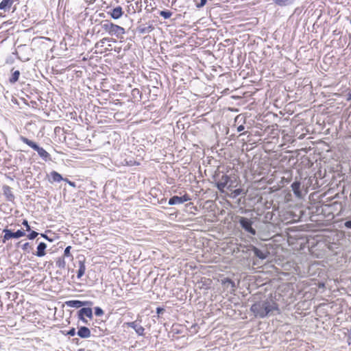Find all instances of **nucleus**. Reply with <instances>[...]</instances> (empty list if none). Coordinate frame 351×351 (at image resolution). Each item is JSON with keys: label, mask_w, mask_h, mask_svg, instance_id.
I'll return each mask as SVG.
<instances>
[{"label": "nucleus", "mask_w": 351, "mask_h": 351, "mask_svg": "<svg viewBox=\"0 0 351 351\" xmlns=\"http://www.w3.org/2000/svg\"><path fill=\"white\" fill-rule=\"evenodd\" d=\"M342 228L348 235H351V217L345 219Z\"/></svg>", "instance_id": "obj_20"}, {"label": "nucleus", "mask_w": 351, "mask_h": 351, "mask_svg": "<svg viewBox=\"0 0 351 351\" xmlns=\"http://www.w3.org/2000/svg\"><path fill=\"white\" fill-rule=\"evenodd\" d=\"M71 246H67L64 251V257H69V256H71Z\"/></svg>", "instance_id": "obj_30"}, {"label": "nucleus", "mask_w": 351, "mask_h": 351, "mask_svg": "<svg viewBox=\"0 0 351 351\" xmlns=\"http://www.w3.org/2000/svg\"><path fill=\"white\" fill-rule=\"evenodd\" d=\"M19 139L34 150L36 151L39 156L45 162L49 161L51 160L50 154L43 147L38 146L37 143L35 142L28 139L27 138L20 136Z\"/></svg>", "instance_id": "obj_4"}, {"label": "nucleus", "mask_w": 351, "mask_h": 351, "mask_svg": "<svg viewBox=\"0 0 351 351\" xmlns=\"http://www.w3.org/2000/svg\"><path fill=\"white\" fill-rule=\"evenodd\" d=\"M244 129H245V127H244L243 125H239V126L237 128V131H238V132H241V131H243Z\"/></svg>", "instance_id": "obj_39"}, {"label": "nucleus", "mask_w": 351, "mask_h": 351, "mask_svg": "<svg viewBox=\"0 0 351 351\" xmlns=\"http://www.w3.org/2000/svg\"><path fill=\"white\" fill-rule=\"evenodd\" d=\"M41 237H43V238H45V239L48 240V241H51L48 237L47 234H41Z\"/></svg>", "instance_id": "obj_40"}, {"label": "nucleus", "mask_w": 351, "mask_h": 351, "mask_svg": "<svg viewBox=\"0 0 351 351\" xmlns=\"http://www.w3.org/2000/svg\"><path fill=\"white\" fill-rule=\"evenodd\" d=\"M77 317L84 324H88V321L85 319L87 317L90 319L93 318V311L90 307H83L77 312Z\"/></svg>", "instance_id": "obj_7"}, {"label": "nucleus", "mask_w": 351, "mask_h": 351, "mask_svg": "<svg viewBox=\"0 0 351 351\" xmlns=\"http://www.w3.org/2000/svg\"><path fill=\"white\" fill-rule=\"evenodd\" d=\"M77 335L81 338H88L90 337V330L86 326H81L78 328Z\"/></svg>", "instance_id": "obj_16"}, {"label": "nucleus", "mask_w": 351, "mask_h": 351, "mask_svg": "<svg viewBox=\"0 0 351 351\" xmlns=\"http://www.w3.org/2000/svg\"><path fill=\"white\" fill-rule=\"evenodd\" d=\"M300 186H301V184L300 182H298V181L293 182L291 185V187L292 189V191H293L294 195L297 197H300V198L302 197V193L300 189Z\"/></svg>", "instance_id": "obj_15"}, {"label": "nucleus", "mask_w": 351, "mask_h": 351, "mask_svg": "<svg viewBox=\"0 0 351 351\" xmlns=\"http://www.w3.org/2000/svg\"><path fill=\"white\" fill-rule=\"evenodd\" d=\"M78 351H83V350L80 349V350H79Z\"/></svg>", "instance_id": "obj_43"}, {"label": "nucleus", "mask_w": 351, "mask_h": 351, "mask_svg": "<svg viewBox=\"0 0 351 351\" xmlns=\"http://www.w3.org/2000/svg\"><path fill=\"white\" fill-rule=\"evenodd\" d=\"M189 200H191V198L189 196V195H187V194H185L180 197L174 195L169 199L168 204L171 205V206L176 205V204H183L186 202H188Z\"/></svg>", "instance_id": "obj_9"}, {"label": "nucleus", "mask_w": 351, "mask_h": 351, "mask_svg": "<svg viewBox=\"0 0 351 351\" xmlns=\"http://www.w3.org/2000/svg\"><path fill=\"white\" fill-rule=\"evenodd\" d=\"M94 310H95V314L96 316L99 317L104 314V311L102 310L101 308H100L99 306L95 307Z\"/></svg>", "instance_id": "obj_28"}, {"label": "nucleus", "mask_w": 351, "mask_h": 351, "mask_svg": "<svg viewBox=\"0 0 351 351\" xmlns=\"http://www.w3.org/2000/svg\"><path fill=\"white\" fill-rule=\"evenodd\" d=\"M76 334L75 329L74 328H71L68 332L67 335L69 336H74Z\"/></svg>", "instance_id": "obj_34"}, {"label": "nucleus", "mask_w": 351, "mask_h": 351, "mask_svg": "<svg viewBox=\"0 0 351 351\" xmlns=\"http://www.w3.org/2000/svg\"><path fill=\"white\" fill-rule=\"evenodd\" d=\"M22 224L25 227L26 231L29 232L31 230L30 226L28 223L27 220L23 219Z\"/></svg>", "instance_id": "obj_32"}, {"label": "nucleus", "mask_w": 351, "mask_h": 351, "mask_svg": "<svg viewBox=\"0 0 351 351\" xmlns=\"http://www.w3.org/2000/svg\"><path fill=\"white\" fill-rule=\"evenodd\" d=\"M165 311V309L163 308H161V307H158L156 308V313L159 315V314H162L163 313V312Z\"/></svg>", "instance_id": "obj_37"}, {"label": "nucleus", "mask_w": 351, "mask_h": 351, "mask_svg": "<svg viewBox=\"0 0 351 351\" xmlns=\"http://www.w3.org/2000/svg\"><path fill=\"white\" fill-rule=\"evenodd\" d=\"M51 179L49 180L50 182H59L64 179L62 176L56 171H52L50 173Z\"/></svg>", "instance_id": "obj_19"}, {"label": "nucleus", "mask_w": 351, "mask_h": 351, "mask_svg": "<svg viewBox=\"0 0 351 351\" xmlns=\"http://www.w3.org/2000/svg\"><path fill=\"white\" fill-rule=\"evenodd\" d=\"M347 97H348L347 100H348V101L351 100V90L348 93Z\"/></svg>", "instance_id": "obj_41"}, {"label": "nucleus", "mask_w": 351, "mask_h": 351, "mask_svg": "<svg viewBox=\"0 0 351 351\" xmlns=\"http://www.w3.org/2000/svg\"><path fill=\"white\" fill-rule=\"evenodd\" d=\"M92 302L88 301H80V300H69L66 302V304L69 307L78 308L86 305L91 304Z\"/></svg>", "instance_id": "obj_11"}, {"label": "nucleus", "mask_w": 351, "mask_h": 351, "mask_svg": "<svg viewBox=\"0 0 351 351\" xmlns=\"http://www.w3.org/2000/svg\"><path fill=\"white\" fill-rule=\"evenodd\" d=\"M238 186V182L235 177L230 176V182H228L227 189L228 191H232L234 188Z\"/></svg>", "instance_id": "obj_25"}, {"label": "nucleus", "mask_w": 351, "mask_h": 351, "mask_svg": "<svg viewBox=\"0 0 351 351\" xmlns=\"http://www.w3.org/2000/svg\"><path fill=\"white\" fill-rule=\"evenodd\" d=\"M206 2H207V0H200L199 3L196 4V7L197 8H201L206 5Z\"/></svg>", "instance_id": "obj_33"}, {"label": "nucleus", "mask_w": 351, "mask_h": 351, "mask_svg": "<svg viewBox=\"0 0 351 351\" xmlns=\"http://www.w3.org/2000/svg\"><path fill=\"white\" fill-rule=\"evenodd\" d=\"M38 235V232L36 231H31L30 233L27 235V238L30 240L34 239Z\"/></svg>", "instance_id": "obj_29"}, {"label": "nucleus", "mask_w": 351, "mask_h": 351, "mask_svg": "<svg viewBox=\"0 0 351 351\" xmlns=\"http://www.w3.org/2000/svg\"><path fill=\"white\" fill-rule=\"evenodd\" d=\"M78 264H79V269L77 270V278L78 279H80L84 276L85 271H86V266L84 264V258H83V260H80L78 261Z\"/></svg>", "instance_id": "obj_17"}, {"label": "nucleus", "mask_w": 351, "mask_h": 351, "mask_svg": "<svg viewBox=\"0 0 351 351\" xmlns=\"http://www.w3.org/2000/svg\"><path fill=\"white\" fill-rule=\"evenodd\" d=\"M250 310L256 317L259 318L270 316L275 311L279 313L278 304L272 300L258 301L252 305Z\"/></svg>", "instance_id": "obj_1"}, {"label": "nucleus", "mask_w": 351, "mask_h": 351, "mask_svg": "<svg viewBox=\"0 0 351 351\" xmlns=\"http://www.w3.org/2000/svg\"><path fill=\"white\" fill-rule=\"evenodd\" d=\"M86 2H88L89 4H92L95 2V0H85Z\"/></svg>", "instance_id": "obj_42"}, {"label": "nucleus", "mask_w": 351, "mask_h": 351, "mask_svg": "<svg viewBox=\"0 0 351 351\" xmlns=\"http://www.w3.org/2000/svg\"><path fill=\"white\" fill-rule=\"evenodd\" d=\"M47 248L46 243L40 242L37 246L36 255L38 257H43L45 255V250Z\"/></svg>", "instance_id": "obj_18"}, {"label": "nucleus", "mask_w": 351, "mask_h": 351, "mask_svg": "<svg viewBox=\"0 0 351 351\" xmlns=\"http://www.w3.org/2000/svg\"><path fill=\"white\" fill-rule=\"evenodd\" d=\"M159 14L165 19H169L172 16V12L169 10H161Z\"/></svg>", "instance_id": "obj_27"}, {"label": "nucleus", "mask_w": 351, "mask_h": 351, "mask_svg": "<svg viewBox=\"0 0 351 351\" xmlns=\"http://www.w3.org/2000/svg\"><path fill=\"white\" fill-rule=\"evenodd\" d=\"M231 191V193L230 194V197L232 198V199H234V198H237L239 195H240L241 194H244L245 195V192L244 191L243 189H232Z\"/></svg>", "instance_id": "obj_24"}, {"label": "nucleus", "mask_w": 351, "mask_h": 351, "mask_svg": "<svg viewBox=\"0 0 351 351\" xmlns=\"http://www.w3.org/2000/svg\"><path fill=\"white\" fill-rule=\"evenodd\" d=\"M13 3V0H3L0 3V10H6L10 8Z\"/></svg>", "instance_id": "obj_23"}, {"label": "nucleus", "mask_w": 351, "mask_h": 351, "mask_svg": "<svg viewBox=\"0 0 351 351\" xmlns=\"http://www.w3.org/2000/svg\"><path fill=\"white\" fill-rule=\"evenodd\" d=\"M123 11L121 6L114 8L110 11L108 12V14L114 20L119 19L123 15Z\"/></svg>", "instance_id": "obj_13"}, {"label": "nucleus", "mask_w": 351, "mask_h": 351, "mask_svg": "<svg viewBox=\"0 0 351 351\" xmlns=\"http://www.w3.org/2000/svg\"><path fill=\"white\" fill-rule=\"evenodd\" d=\"M315 213L317 215H321L328 220L334 218L335 212L341 210L342 206L341 203L334 202L331 204H322L315 206Z\"/></svg>", "instance_id": "obj_2"}, {"label": "nucleus", "mask_w": 351, "mask_h": 351, "mask_svg": "<svg viewBox=\"0 0 351 351\" xmlns=\"http://www.w3.org/2000/svg\"><path fill=\"white\" fill-rule=\"evenodd\" d=\"M20 76V71L19 70H14V69H12V75L11 77L9 78V82L11 84L16 83L19 78Z\"/></svg>", "instance_id": "obj_21"}, {"label": "nucleus", "mask_w": 351, "mask_h": 351, "mask_svg": "<svg viewBox=\"0 0 351 351\" xmlns=\"http://www.w3.org/2000/svg\"><path fill=\"white\" fill-rule=\"evenodd\" d=\"M56 265L58 267L60 268V269H64L65 267H66V261L64 260V257H62V258H59L56 262Z\"/></svg>", "instance_id": "obj_26"}, {"label": "nucleus", "mask_w": 351, "mask_h": 351, "mask_svg": "<svg viewBox=\"0 0 351 351\" xmlns=\"http://www.w3.org/2000/svg\"><path fill=\"white\" fill-rule=\"evenodd\" d=\"M228 182H230V176L227 175H223L221 178L216 182L215 185L220 192L224 193L225 189H227L228 187Z\"/></svg>", "instance_id": "obj_10"}, {"label": "nucleus", "mask_w": 351, "mask_h": 351, "mask_svg": "<svg viewBox=\"0 0 351 351\" xmlns=\"http://www.w3.org/2000/svg\"><path fill=\"white\" fill-rule=\"evenodd\" d=\"M125 324H126L128 327L133 328L138 335H144L145 328L142 326L138 324L136 321L127 322Z\"/></svg>", "instance_id": "obj_14"}, {"label": "nucleus", "mask_w": 351, "mask_h": 351, "mask_svg": "<svg viewBox=\"0 0 351 351\" xmlns=\"http://www.w3.org/2000/svg\"><path fill=\"white\" fill-rule=\"evenodd\" d=\"M21 248L23 251L29 252V249H32V247L29 245V243H25L21 246Z\"/></svg>", "instance_id": "obj_31"}, {"label": "nucleus", "mask_w": 351, "mask_h": 351, "mask_svg": "<svg viewBox=\"0 0 351 351\" xmlns=\"http://www.w3.org/2000/svg\"><path fill=\"white\" fill-rule=\"evenodd\" d=\"M226 283H227V284H228V285H231V286H232V287H234V282L232 280H230V279L227 278V279L225 280V282H224V284H226Z\"/></svg>", "instance_id": "obj_35"}, {"label": "nucleus", "mask_w": 351, "mask_h": 351, "mask_svg": "<svg viewBox=\"0 0 351 351\" xmlns=\"http://www.w3.org/2000/svg\"><path fill=\"white\" fill-rule=\"evenodd\" d=\"M64 181L66 182L71 186H73V187L75 186V182L69 180L67 178H65L64 180Z\"/></svg>", "instance_id": "obj_36"}, {"label": "nucleus", "mask_w": 351, "mask_h": 351, "mask_svg": "<svg viewBox=\"0 0 351 351\" xmlns=\"http://www.w3.org/2000/svg\"><path fill=\"white\" fill-rule=\"evenodd\" d=\"M241 228L248 234L251 235H256V231L252 227L253 221L245 217H239L238 220Z\"/></svg>", "instance_id": "obj_5"}, {"label": "nucleus", "mask_w": 351, "mask_h": 351, "mask_svg": "<svg viewBox=\"0 0 351 351\" xmlns=\"http://www.w3.org/2000/svg\"><path fill=\"white\" fill-rule=\"evenodd\" d=\"M3 232L4 233L2 238V242L3 243L11 239H19L25 235V231L23 230H18L16 232H14L10 229L5 228Z\"/></svg>", "instance_id": "obj_6"}, {"label": "nucleus", "mask_w": 351, "mask_h": 351, "mask_svg": "<svg viewBox=\"0 0 351 351\" xmlns=\"http://www.w3.org/2000/svg\"><path fill=\"white\" fill-rule=\"evenodd\" d=\"M101 28L111 36L123 38L125 30L123 27L112 23L109 20H104L101 22Z\"/></svg>", "instance_id": "obj_3"}, {"label": "nucleus", "mask_w": 351, "mask_h": 351, "mask_svg": "<svg viewBox=\"0 0 351 351\" xmlns=\"http://www.w3.org/2000/svg\"><path fill=\"white\" fill-rule=\"evenodd\" d=\"M110 38H104L103 39H101V40H100V42H101V43H105V41H110ZM111 40H112L113 42H115V40H113L112 38H111Z\"/></svg>", "instance_id": "obj_38"}, {"label": "nucleus", "mask_w": 351, "mask_h": 351, "mask_svg": "<svg viewBox=\"0 0 351 351\" xmlns=\"http://www.w3.org/2000/svg\"><path fill=\"white\" fill-rule=\"evenodd\" d=\"M249 252H253L254 255L259 259L264 260L268 256L269 252L267 250H261L252 245L248 247Z\"/></svg>", "instance_id": "obj_8"}, {"label": "nucleus", "mask_w": 351, "mask_h": 351, "mask_svg": "<svg viewBox=\"0 0 351 351\" xmlns=\"http://www.w3.org/2000/svg\"><path fill=\"white\" fill-rule=\"evenodd\" d=\"M277 5L280 7L288 6L294 3L295 0H272Z\"/></svg>", "instance_id": "obj_22"}, {"label": "nucleus", "mask_w": 351, "mask_h": 351, "mask_svg": "<svg viewBox=\"0 0 351 351\" xmlns=\"http://www.w3.org/2000/svg\"><path fill=\"white\" fill-rule=\"evenodd\" d=\"M3 194L5 196L7 201L13 202L15 199V196L13 194L12 189L8 185H3L2 187Z\"/></svg>", "instance_id": "obj_12"}, {"label": "nucleus", "mask_w": 351, "mask_h": 351, "mask_svg": "<svg viewBox=\"0 0 351 351\" xmlns=\"http://www.w3.org/2000/svg\"><path fill=\"white\" fill-rule=\"evenodd\" d=\"M350 24H351V19H350Z\"/></svg>", "instance_id": "obj_44"}]
</instances>
